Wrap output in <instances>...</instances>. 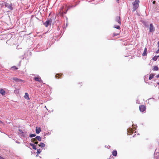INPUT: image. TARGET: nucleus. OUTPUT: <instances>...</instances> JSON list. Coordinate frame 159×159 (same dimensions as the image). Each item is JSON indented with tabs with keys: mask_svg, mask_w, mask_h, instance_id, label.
Instances as JSON below:
<instances>
[{
	"mask_svg": "<svg viewBox=\"0 0 159 159\" xmlns=\"http://www.w3.org/2000/svg\"><path fill=\"white\" fill-rule=\"evenodd\" d=\"M113 27L116 29H117L118 30H117V33L113 32L112 34V37H114L118 35H119L121 31L120 30V25H114Z\"/></svg>",
	"mask_w": 159,
	"mask_h": 159,
	"instance_id": "1",
	"label": "nucleus"
},
{
	"mask_svg": "<svg viewBox=\"0 0 159 159\" xmlns=\"http://www.w3.org/2000/svg\"><path fill=\"white\" fill-rule=\"evenodd\" d=\"M139 0H135L133 3V11H135L139 7Z\"/></svg>",
	"mask_w": 159,
	"mask_h": 159,
	"instance_id": "2",
	"label": "nucleus"
},
{
	"mask_svg": "<svg viewBox=\"0 0 159 159\" xmlns=\"http://www.w3.org/2000/svg\"><path fill=\"white\" fill-rule=\"evenodd\" d=\"M52 22V20L50 19L48 20L45 22L43 24L46 27H47L48 25H51Z\"/></svg>",
	"mask_w": 159,
	"mask_h": 159,
	"instance_id": "3",
	"label": "nucleus"
},
{
	"mask_svg": "<svg viewBox=\"0 0 159 159\" xmlns=\"http://www.w3.org/2000/svg\"><path fill=\"white\" fill-rule=\"evenodd\" d=\"M12 79L15 81L17 83H20L21 82H23L24 83L25 82V81L24 80H23L21 79H18V78L16 77H14L12 78Z\"/></svg>",
	"mask_w": 159,
	"mask_h": 159,
	"instance_id": "4",
	"label": "nucleus"
},
{
	"mask_svg": "<svg viewBox=\"0 0 159 159\" xmlns=\"http://www.w3.org/2000/svg\"><path fill=\"white\" fill-rule=\"evenodd\" d=\"M149 32H153L155 30V27L152 24H150L149 25Z\"/></svg>",
	"mask_w": 159,
	"mask_h": 159,
	"instance_id": "5",
	"label": "nucleus"
},
{
	"mask_svg": "<svg viewBox=\"0 0 159 159\" xmlns=\"http://www.w3.org/2000/svg\"><path fill=\"white\" fill-rule=\"evenodd\" d=\"M139 109L140 111L141 112H143L145 110L146 107L144 105H141L139 106Z\"/></svg>",
	"mask_w": 159,
	"mask_h": 159,
	"instance_id": "6",
	"label": "nucleus"
},
{
	"mask_svg": "<svg viewBox=\"0 0 159 159\" xmlns=\"http://www.w3.org/2000/svg\"><path fill=\"white\" fill-rule=\"evenodd\" d=\"M115 20L119 25H121L120 17V16H117L115 19Z\"/></svg>",
	"mask_w": 159,
	"mask_h": 159,
	"instance_id": "7",
	"label": "nucleus"
},
{
	"mask_svg": "<svg viewBox=\"0 0 159 159\" xmlns=\"http://www.w3.org/2000/svg\"><path fill=\"white\" fill-rule=\"evenodd\" d=\"M35 140H38L39 141H41V138L40 136H36L35 138H32L31 139V141H34Z\"/></svg>",
	"mask_w": 159,
	"mask_h": 159,
	"instance_id": "8",
	"label": "nucleus"
},
{
	"mask_svg": "<svg viewBox=\"0 0 159 159\" xmlns=\"http://www.w3.org/2000/svg\"><path fill=\"white\" fill-rule=\"evenodd\" d=\"M34 80L36 81L39 82L41 83H43V81L42 80L40 77H35L34 78Z\"/></svg>",
	"mask_w": 159,
	"mask_h": 159,
	"instance_id": "9",
	"label": "nucleus"
},
{
	"mask_svg": "<svg viewBox=\"0 0 159 159\" xmlns=\"http://www.w3.org/2000/svg\"><path fill=\"white\" fill-rule=\"evenodd\" d=\"M41 129L40 127H36V133L39 134L41 131Z\"/></svg>",
	"mask_w": 159,
	"mask_h": 159,
	"instance_id": "10",
	"label": "nucleus"
},
{
	"mask_svg": "<svg viewBox=\"0 0 159 159\" xmlns=\"http://www.w3.org/2000/svg\"><path fill=\"white\" fill-rule=\"evenodd\" d=\"M147 49L146 48H144V52L142 54V55L143 56H146L147 55Z\"/></svg>",
	"mask_w": 159,
	"mask_h": 159,
	"instance_id": "11",
	"label": "nucleus"
},
{
	"mask_svg": "<svg viewBox=\"0 0 159 159\" xmlns=\"http://www.w3.org/2000/svg\"><path fill=\"white\" fill-rule=\"evenodd\" d=\"M24 98L27 100H29L30 99L29 94L27 93H25L24 96Z\"/></svg>",
	"mask_w": 159,
	"mask_h": 159,
	"instance_id": "12",
	"label": "nucleus"
},
{
	"mask_svg": "<svg viewBox=\"0 0 159 159\" xmlns=\"http://www.w3.org/2000/svg\"><path fill=\"white\" fill-rule=\"evenodd\" d=\"M62 75V74H57L55 76L56 78L59 79L61 77Z\"/></svg>",
	"mask_w": 159,
	"mask_h": 159,
	"instance_id": "13",
	"label": "nucleus"
},
{
	"mask_svg": "<svg viewBox=\"0 0 159 159\" xmlns=\"http://www.w3.org/2000/svg\"><path fill=\"white\" fill-rule=\"evenodd\" d=\"M112 154L114 156H116L117 155V152L116 150H113L112 152Z\"/></svg>",
	"mask_w": 159,
	"mask_h": 159,
	"instance_id": "14",
	"label": "nucleus"
},
{
	"mask_svg": "<svg viewBox=\"0 0 159 159\" xmlns=\"http://www.w3.org/2000/svg\"><path fill=\"white\" fill-rule=\"evenodd\" d=\"M133 132V130L132 129L130 128L129 129L128 131V134L129 135L131 134H132Z\"/></svg>",
	"mask_w": 159,
	"mask_h": 159,
	"instance_id": "15",
	"label": "nucleus"
},
{
	"mask_svg": "<svg viewBox=\"0 0 159 159\" xmlns=\"http://www.w3.org/2000/svg\"><path fill=\"white\" fill-rule=\"evenodd\" d=\"M39 146L41 148H43L45 147V145L43 143H41L40 144H39Z\"/></svg>",
	"mask_w": 159,
	"mask_h": 159,
	"instance_id": "16",
	"label": "nucleus"
},
{
	"mask_svg": "<svg viewBox=\"0 0 159 159\" xmlns=\"http://www.w3.org/2000/svg\"><path fill=\"white\" fill-rule=\"evenodd\" d=\"M0 93L3 95H5V91L3 89H1L0 90Z\"/></svg>",
	"mask_w": 159,
	"mask_h": 159,
	"instance_id": "17",
	"label": "nucleus"
},
{
	"mask_svg": "<svg viewBox=\"0 0 159 159\" xmlns=\"http://www.w3.org/2000/svg\"><path fill=\"white\" fill-rule=\"evenodd\" d=\"M31 146H32L33 147V149L36 150L37 149L35 145L34 144H33L32 143H30V144Z\"/></svg>",
	"mask_w": 159,
	"mask_h": 159,
	"instance_id": "18",
	"label": "nucleus"
},
{
	"mask_svg": "<svg viewBox=\"0 0 159 159\" xmlns=\"http://www.w3.org/2000/svg\"><path fill=\"white\" fill-rule=\"evenodd\" d=\"M11 69L14 70H16L18 69V68L15 66H12Z\"/></svg>",
	"mask_w": 159,
	"mask_h": 159,
	"instance_id": "19",
	"label": "nucleus"
},
{
	"mask_svg": "<svg viewBox=\"0 0 159 159\" xmlns=\"http://www.w3.org/2000/svg\"><path fill=\"white\" fill-rule=\"evenodd\" d=\"M159 57V56H155L153 58L152 60L154 61H156L157 60L158 57Z\"/></svg>",
	"mask_w": 159,
	"mask_h": 159,
	"instance_id": "20",
	"label": "nucleus"
},
{
	"mask_svg": "<svg viewBox=\"0 0 159 159\" xmlns=\"http://www.w3.org/2000/svg\"><path fill=\"white\" fill-rule=\"evenodd\" d=\"M154 76V74H151L149 77V80H151L153 78Z\"/></svg>",
	"mask_w": 159,
	"mask_h": 159,
	"instance_id": "21",
	"label": "nucleus"
},
{
	"mask_svg": "<svg viewBox=\"0 0 159 159\" xmlns=\"http://www.w3.org/2000/svg\"><path fill=\"white\" fill-rule=\"evenodd\" d=\"M158 70V67L157 66H155L153 67L154 70Z\"/></svg>",
	"mask_w": 159,
	"mask_h": 159,
	"instance_id": "22",
	"label": "nucleus"
},
{
	"mask_svg": "<svg viewBox=\"0 0 159 159\" xmlns=\"http://www.w3.org/2000/svg\"><path fill=\"white\" fill-rule=\"evenodd\" d=\"M41 152V150L40 149H38L37 150V154H39Z\"/></svg>",
	"mask_w": 159,
	"mask_h": 159,
	"instance_id": "23",
	"label": "nucleus"
},
{
	"mask_svg": "<svg viewBox=\"0 0 159 159\" xmlns=\"http://www.w3.org/2000/svg\"><path fill=\"white\" fill-rule=\"evenodd\" d=\"M36 136V135L35 134H30V137H31V138H32V137H34Z\"/></svg>",
	"mask_w": 159,
	"mask_h": 159,
	"instance_id": "24",
	"label": "nucleus"
},
{
	"mask_svg": "<svg viewBox=\"0 0 159 159\" xmlns=\"http://www.w3.org/2000/svg\"><path fill=\"white\" fill-rule=\"evenodd\" d=\"M8 8L11 10H12L13 9V8L11 5H9L8 6Z\"/></svg>",
	"mask_w": 159,
	"mask_h": 159,
	"instance_id": "25",
	"label": "nucleus"
},
{
	"mask_svg": "<svg viewBox=\"0 0 159 159\" xmlns=\"http://www.w3.org/2000/svg\"><path fill=\"white\" fill-rule=\"evenodd\" d=\"M37 140H35V141H31L32 142H34L35 144H37L38 142L37 141Z\"/></svg>",
	"mask_w": 159,
	"mask_h": 159,
	"instance_id": "26",
	"label": "nucleus"
},
{
	"mask_svg": "<svg viewBox=\"0 0 159 159\" xmlns=\"http://www.w3.org/2000/svg\"><path fill=\"white\" fill-rule=\"evenodd\" d=\"M159 48H158V50L156 51V53H159Z\"/></svg>",
	"mask_w": 159,
	"mask_h": 159,
	"instance_id": "27",
	"label": "nucleus"
},
{
	"mask_svg": "<svg viewBox=\"0 0 159 159\" xmlns=\"http://www.w3.org/2000/svg\"><path fill=\"white\" fill-rule=\"evenodd\" d=\"M157 44H158V48H159V41H158L157 43Z\"/></svg>",
	"mask_w": 159,
	"mask_h": 159,
	"instance_id": "28",
	"label": "nucleus"
},
{
	"mask_svg": "<svg viewBox=\"0 0 159 159\" xmlns=\"http://www.w3.org/2000/svg\"><path fill=\"white\" fill-rule=\"evenodd\" d=\"M0 159H5L3 158V157L0 156Z\"/></svg>",
	"mask_w": 159,
	"mask_h": 159,
	"instance_id": "29",
	"label": "nucleus"
},
{
	"mask_svg": "<svg viewBox=\"0 0 159 159\" xmlns=\"http://www.w3.org/2000/svg\"><path fill=\"white\" fill-rule=\"evenodd\" d=\"M2 123V122L0 120V124Z\"/></svg>",
	"mask_w": 159,
	"mask_h": 159,
	"instance_id": "30",
	"label": "nucleus"
},
{
	"mask_svg": "<svg viewBox=\"0 0 159 159\" xmlns=\"http://www.w3.org/2000/svg\"><path fill=\"white\" fill-rule=\"evenodd\" d=\"M116 2L118 3L119 0H116Z\"/></svg>",
	"mask_w": 159,
	"mask_h": 159,
	"instance_id": "31",
	"label": "nucleus"
},
{
	"mask_svg": "<svg viewBox=\"0 0 159 159\" xmlns=\"http://www.w3.org/2000/svg\"><path fill=\"white\" fill-rule=\"evenodd\" d=\"M157 78H159V74L157 75Z\"/></svg>",
	"mask_w": 159,
	"mask_h": 159,
	"instance_id": "32",
	"label": "nucleus"
},
{
	"mask_svg": "<svg viewBox=\"0 0 159 159\" xmlns=\"http://www.w3.org/2000/svg\"><path fill=\"white\" fill-rule=\"evenodd\" d=\"M155 2V1H153V4H154Z\"/></svg>",
	"mask_w": 159,
	"mask_h": 159,
	"instance_id": "33",
	"label": "nucleus"
},
{
	"mask_svg": "<svg viewBox=\"0 0 159 159\" xmlns=\"http://www.w3.org/2000/svg\"><path fill=\"white\" fill-rule=\"evenodd\" d=\"M114 32H116V33H117V30H116L114 31Z\"/></svg>",
	"mask_w": 159,
	"mask_h": 159,
	"instance_id": "34",
	"label": "nucleus"
},
{
	"mask_svg": "<svg viewBox=\"0 0 159 159\" xmlns=\"http://www.w3.org/2000/svg\"><path fill=\"white\" fill-rule=\"evenodd\" d=\"M68 10V9H67V10H66V12L65 13H66V11H67V10Z\"/></svg>",
	"mask_w": 159,
	"mask_h": 159,
	"instance_id": "35",
	"label": "nucleus"
}]
</instances>
